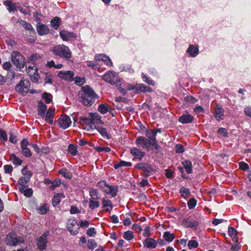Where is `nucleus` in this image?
<instances>
[{
    "label": "nucleus",
    "instance_id": "f257e3e1",
    "mask_svg": "<svg viewBox=\"0 0 251 251\" xmlns=\"http://www.w3.org/2000/svg\"><path fill=\"white\" fill-rule=\"evenodd\" d=\"M161 132L159 129L155 130H147L146 136L147 138L143 136L138 137L136 139V144L139 147L147 150L155 149H159V147L156 143V136L157 133Z\"/></svg>",
    "mask_w": 251,
    "mask_h": 251
},
{
    "label": "nucleus",
    "instance_id": "f03ea898",
    "mask_svg": "<svg viewBox=\"0 0 251 251\" xmlns=\"http://www.w3.org/2000/svg\"><path fill=\"white\" fill-rule=\"evenodd\" d=\"M78 96L79 101L86 106L92 105L95 100L98 98L97 95L89 85L83 86Z\"/></svg>",
    "mask_w": 251,
    "mask_h": 251
},
{
    "label": "nucleus",
    "instance_id": "7ed1b4c3",
    "mask_svg": "<svg viewBox=\"0 0 251 251\" xmlns=\"http://www.w3.org/2000/svg\"><path fill=\"white\" fill-rule=\"evenodd\" d=\"M51 51L54 54L67 60L72 57V52L69 48L63 44L53 47Z\"/></svg>",
    "mask_w": 251,
    "mask_h": 251
},
{
    "label": "nucleus",
    "instance_id": "20e7f679",
    "mask_svg": "<svg viewBox=\"0 0 251 251\" xmlns=\"http://www.w3.org/2000/svg\"><path fill=\"white\" fill-rule=\"evenodd\" d=\"M11 59L13 64L17 68L22 69L25 66V58L19 52L14 51L12 52Z\"/></svg>",
    "mask_w": 251,
    "mask_h": 251
},
{
    "label": "nucleus",
    "instance_id": "39448f33",
    "mask_svg": "<svg viewBox=\"0 0 251 251\" xmlns=\"http://www.w3.org/2000/svg\"><path fill=\"white\" fill-rule=\"evenodd\" d=\"M103 79L111 84H118L120 80L117 73L113 71H108L102 76Z\"/></svg>",
    "mask_w": 251,
    "mask_h": 251
},
{
    "label": "nucleus",
    "instance_id": "423d86ee",
    "mask_svg": "<svg viewBox=\"0 0 251 251\" xmlns=\"http://www.w3.org/2000/svg\"><path fill=\"white\" fill-rule=\"evenodd\" d=\"M24 241L23 237L18 236L15 233H9L6 236L5 243L7 245L16 246L23 243Z\"/></svg>",
    "mask_w": 251,
    "mask_h": 251
},
{
    "label": "nucleus",
    "instance_id": "0eeeda50",
    "mask_svg": "<svg viewBox=\"0 0 251 251\" xmlns=\"http://www.w3.org/2000/svg\"><path fill=\"white\" fill-rule=\"evenodd\" d=\"M67 227L68 230L72 235H76L79 232V224L77 223L76 219L74 218H71L68 220Z\"/></svg>",
    "mask_w": 251,
    "mask_h": 251
},
{
    "label": "nucleus",
    "instance_id": "6e6552de",
    "mask_svg": "<svg viewBox=\"0 0 251 251\" xmlns=\"http://www.w3.org/2000/svg\"><path fill=\"white\" fill-rule=\"evenodd\" d=\"M30 82L27 79L21 80L16 86V91L22 94H26L29 90Z\"/></svg>",
    "mask_w": 251,
    "mask_h": 251
},
{
    "label": "nucleus",
    "instance_id": "1a4fd4ad",
    "mask_svg": "<svg viewBox=\"0 0 251 251\" xmlns=\"http://www.w3.org/2000/svg\"><path fill=\"white\" fill-rule=\"evenodd\" d=\"M79 122L81 125L82 126V128L89 131L92 129H94L95 128V125L92 122L91 117L89 115V117L82 116L79 118Z\"/></svg>",
    "mask_w": 251,
    "mask_h": 251
},
{
    "label": "nucleus",
    "instance_id": "9d476101",
    "mask_svg": "<svg viewBox=\"0 0 251 251\" xmlns=\"http://www.w3.org/2000/svg\"><path fill=\"white\" fill-rule=\"evenodd\" d=\"M58 125L63 129L69 127L72 124L70 118L66 115H61L58 120Z\"/></svg>",
    "mask_w": 251,
    "mask_h": 251
},
{
    "label": "nucleus",
    "instance_id": "9b49d317",
    "mask_svg": "<svg viewBox=\"0 0 251 251\" xmlns=\"http://www.w3.org/2000/svg\"><path fill=\"white\" fill-rule=\"evenodd\" d=\"M27 73L30 77L31 80L34 82H36L38 81L40 76L38 73V70L36 68L34 67L28 66L26 69Z\"/></svg>",
    "mask_w": 251,
    "mask_h": 251
},
{
    "label": "nucleus",
    "instance_id": "f8f14e48",
    "mask_svg": "<svg viewBox=\"0 0 251 251\" xmlns=\"http://www.w3.org/2000/svg\"><path fill=\"white\" fill-rule=\"evenodd\" d=\"M49 232H47L41 236L37 241V246L40 250H44L46 249L47 244V236Z\"/></svg>",
    "mask_w": 251,
    "mask_h": 251
},
{
    "label": "nucleus",
    "instance_id": "ddd939ff",
    "mask_svg": "<svg viewBox=\"0 0 251 251\" xmlns=\"http://www.w3.org/2000/svg\"><path fill=\"white\" fill-rule=\"evenodd\" d=\"M29 145L27 139H24L21 142L22 152L26 157H29L31 155V152L27 146Z\"/></svg>",
    "mask_w": 251,
    "mask_h": 251
},
{
    "label": "nucleus",
    "instance_id": "4468645a",
    "mask_svg": "<svg viewBox=\"0 0 251 251\" xmlns=\"http://www.w3.org/2000/svg\"><path fill=\"white\" fill-rule=\"evenodd\" d=\"M57 75L59 78L64 79V80L72 81L74 76V74L73 72L71 71H61L58 73Z\"/></svg>",
    "mask_w": 251,
    "mask_h": 251
},
{
    "label": "nucleus",
    "instance_id": "2eb2a0df",
    "mask_svg": "<svg viewBox=\"0 0 251 251\" xmlns=\"http://www.w3.org/2000/svg\"><path fill=\"white\" fill-rule=\"evenodd\" d=\"M61 38L63 41H70L72 39L75 38L76 35L72 32H70L67 30H62L59 33Z\"/></svg>",
    "mask_w": 251,
    "mask_h": 251
},
{
    "label": "nucleus",
    "instance_id": "dca6fc26",
    "mask_svg": "<svg viewBox=\"0 0 251 251\" xmlns=\"http://www.w3.org/2000/svg\"><path fill=\"white\" fill-rule=\"evenodd\" d=\"M36 28L38 34L40 36L48 34L50 32V29L48 26L47 25L41 23H38Z\"/></svg>",
    "mask_w": 251,
    "mask_h": 251
},
{
    "label": "nucleus",
    "instance_id": "f3484780",
    "mask_svg": "<svg viewBox=\"0 0 251 251\" xmlns=\"http://www.w3.org/2000/svg\"><path fill=\"white\" fill-rule=\"evenodd\" d=\"M194 120V117L193 116L188 113H186L179 118L178 121L182 124H186L192 123Z\"/></svg>",
    "mask_w": 251,
    "mask_h": 251
},
{
    "label": "nucleus",
    "instance_id": "a211bd4d",
    "mask_svg": "<svg viewBox=\"0 0 251 251\" xmlns=\"http://www.w3.org/2000/svg\"><path fill=\"white\" fill-rule=\"evenodd\" d=\"M145 247L150 249H155L157 245V242L151 237L147 238L145 239L143 243Z\"/></svg>",
    "mask_w": 251,
    "mask_h": 251
},
{
    "label": "nucleus",
    "instance_id": "6ab92c4d",
    "mask_svg": "<svg viewBox=\"0 0 251 251\" xmlns=\"http://www.w3.org/2000/svg\"><path fill=\"white\" fill-rule=\"evenodd\" d=\"M199 225V223L197 221L192 220L190 219H187L183 221L182 222V225L186 228L188 227H196Z\"/></svg>",
    "mask_w": 251,
    "mask_h": 251
},
{
    "label": "nucleus",
    "instance_id": "aec40b11",
    "mask_svg": "<svg viewBox=\"0 0 251 251\" xmlns=\"http://www.w3.org/2000/svg\"><path fill=\"white\" fill-rule=\"evenodd\" d=\"M55 110L53 108H49L47 113L45 114V117H43L45 121L49 124L52 125L53 124V119L54 118Z\"/></svg>",
    "mask_w": 251,
    "mask_h": 251
},
{
    "label": "nucleus",
    "instance_id": "412c9836",
    "mask_svg": "<svg viewBox=\"0 0 251 251\" xmlns=\"http://www.w3.org/2000/svg\"><path fill=\"white\" fill-rule=\"evenodd\" d=\"M224 109L220 106H217L215 109L214 114L215 119L217 121L223 120L224 117Z\"/></svg>",
    "mask_w": 251,
    "mask_h": 251
},
{
    "label": "nucleus",
    "instance_id": "4be33fe9",
    "mask_svg": "<svg viewBox=\"0 0 251 251\" xmlns=\"http://www.w3.org/2000/svg\"><path fill=\"white\" fill-rule=\"evenodd\" d=\"M118 191V188L115 186L107 185L104 192L107 194L111 195L112 197H115Z\"/></svg>",
    "mask_w": 251,
    "mask_h": 251
},
{
    "label": "nucleus",
    "instance_id": "5701e85b",
    "mask_svg": "<svg viewBox=\"0 0 251 251\" xmlns=\"http://www.w3.org/2000/svg\"><path fill=\"white\" fill-rule=\"evenodd\" d=\"M131 154L136 158L141 160L142 158L145 156V152L136 148H132L130 150Z\"/></svg>",
    "mask_w": 251,
    "mask_h": 251
},
{
    "label": "nucleus",
    "instance_id": "b1692460",
    "mask_svg": "<svg viewBox=\"0 0 251 251\" xmlns=\"http://www.w3.org/2000/svg\"><path fill=\"white\" fill-rule=\"evenodd\" d=\"M43 56V55L34 53L29 56L28 60L29 62L33 64H37L41 61Z\"/></svg>",
    "mask_w": 251,
    "mask_h": 251
},
{
    "label": "nucleus",
    "instance_id": "393cba45",
    "mask_svg": "<svg viewBox=\"0 0 251 251\" xmlns=\"http://www.w3.org/2000/svg\"><path fill=\"white\" fill-rule=\"evenodd\" d=\"M187 52L190 56L195 57L199 54V49L193 45H190L187 50Z\"/></svg>",
    "mask_w": 251,
    "mask_h": 251
},
{
    "label": "nucleus",
    "instance_id": "a878e982",
    "mask_svg": "<svg viewBox=\"0 0 251 251\" xmlns=\"http://www.w3.org/2000/svg\"><path fill=\"white\" fill-rule=\"evenodd\" d=\"M47 108V105L41 101L38 102V114L41 117H45V111Z\"/></svg>",
    "mask_w": 251,
    "mask_h": 251
},
{
    "label": "nucleus",
    "instance_id": "bb28decb",
    "mask_svg": "<svg viewBox=\"0 0 251 251\" xmlns=\"http://www.w3.org/2000/svg\"><path fill=\"white\" fill-rule=\"evenodd\" d=\"M89 116L91 117L92 122L95 125V124H102L101 120V116L97 113H89Z\"/></svg>",
    "mask_w": 251,
    "mask_h": 251
},
{
    "label": "nucleus",
    "instance_id": "cd10ccee",
    "mask_svg": "<svg viewBox=\"0 0 251 251\" xmlns=\"http://www.w3.org/2000/svg\"><path fill=\"white\" fill-rule=\"evenodd\" d=\"M21 24L25 29L29 31V33L34 35L36 34L35 31L30 23L23 20L21 21Z\"/></svg>",
    "mask_w": 251,
    "mask_h": 251
},
{
    "label": "nucleus",
    "instance_id": "c85d7f7f",
    "mask_svg": "<svg viewBox=\"0 0 251 251\" xmlns=\"http://www.w3.org/2000/svg\"><path fill=\"white\" fill-rule=\"evenodd\" d=\"M103 207L105 208L106 211H111L112 208V203L111 201L107 198H103L102 201Z\"/></svg>",
    "mask_w": 251,
    "mask_h": 251
},
{
    "label": "nucleus",
    "instance_id": "c756f323",
    "mask_svg": "<svg viewBox=\"0 0 251 251\" xmlns=\"http://www.w3.org/2000/svg\"><path fill=\"white\" fill-rule=\"evenodd\" d=\"M65 198V195L62 193H58L56 195L54 196L52 199V204L53 206H56L58 205L61 200Z\"/></svg>",
    "mask_w": 251,
    "mask_h": 251
},
{
    "label": "nucleus",
    "instance_id": "7c9ffc66",
    "mask_svg": "<svg viewBox=\"0 0 251 251\" xmlns=\"http://www.w3.org/2000/svg\"><path fill=\"white\" fill-rule=\"evenodd\" d=\"M182 164L188 174H191L193 172L192 162L188 160L182 162Z\"/></svg>",
    "mask_w": 251,
    "mask_h": 251
},
{
    "label": "nucleus",
    "instance_id": "2f4dec72",
    "mask_svg": "<svg viewBox=\"0 0 251 251\" xmlns=\"http://www.w3.org/2000/svg\"><path fill=\"white\" fill-rule=\"evenodd\" d=\"M4 4L7 7V10L9 12H14L17 10L15 3L10 0L4 1Z\"/></svg>",
    "mask_w": 251,
    "mask_h": 251
},
{
    "label": "nucleus",
    "instance_id": "473e14b6",
    "mask_svg": "<svg viewBox=\"0 0 251 251\" xmlns=\"http://www.w3.org/2000/svg\"><path fill=\"white\" fill-rule=\"evenodd\" d=\"M61 24V19L58 17H55L50 21L51 26L55 29H57Z\"/></svg>",
    "mask_w": 251,
    "mask_h": 251
},
{
    "label": "nucleus",
    "instance_id": "72a5a7b5",
    "mask_svg": "<svg viewBox=\"0 0 251 251\" xmlns=\"http://www.w3.org/2000/svg\"><path fill=\"white\" fill-rule=\"evenodd\" d=\"M90 200H97L100 199V194L98 191L95 189H91L89 191Z\"/></svg>",
    "mask_w": 251,
    "mask_h": 251
},
{
    "label": "nucleus",
    "instance_id": "f704fd0d",
    "mask_svg": "<svg viewBox=\"0 0 251 251\" xmlns=\"http://www.w3.org/2000/svg\"><path fill=\"white\" fill-rule=\"evenodd\" d=\"M179 193L181 196L184 199H187L190 196V191L189 189L185 187H182L180 188Z\"/></svg>",
    "mask_w": 251,
    "mask_h": 251
},
{
    "label": "nucleus",
    "instance_id": "c9c22d12",
    "mask_svg": "<svg viewBox=\"0 0 251 251\" xmlns=\"http://www.w3.org/2000/svg\"><path fill=\"white\" fill-rule=\"evenodd\" d=\"M10 160L14 164L18 166L21 165L23 162V161L20 158L17 157L14 154H12L10 155Z\"/></svg>",
    "mask_w": 251,
    "mask_h": 251
},
{
    "label": "nucleus",
    "instance_id": "e433bc0d",
    "mask_svg": "<svg viewBox=\"0 0 251 251\" xmlns=\"http://www.w3.org/2000/svg\"><path fill=\"white\" fill-rule=\"evenodd\" d=\"M100 205V202L97 200H90L89 207L91 210L98 208Z\"/></svg>",
    "mask_w": 251,
    "mask_h": 251
},
{
    "label": "nucleus",
    "instance_id": "4c0bfd02",
    "mask_svg": "<svg viewBox=\"0 0 251 251\" xmlns=\"http://www.w3.org/2000/svg\"><path fill=\"white\" fill-rule=\"evenodd\" d=\"M163 237L166 241L169 242L173 241L175 238L174 234L171 233L169 231H165L164 233Z\"/></svg>",
    "mask_w": 251,
    "mask_h": 251
},
{
    "label": "nucleus",
    "instance_id": "58836bf2",
    "mask_svg": "<svg viewBox=\"0 0 251 251\" xmlns=\"http://www.w3.org/2000/svg\"><path fill=\"white\" fill-rule=\"evenodd\" d=\"M59 173L67 178L70 179L72 177L71 173L66 169L63 168L59 170Z\"/></svg>",
    "mask_w": 251,
    "mask_h": 251
},
{
    "label": "nucleus",
    "instance_id": "ea45409f",
    "mask_svg": "<svg viewBox=\"0 0 251 251\" xmlns=\"http://www.w3.org/2000/svg\"><path fill=\"white\" fill-rule=\"evenodd\" d=\"M123 237L126 240L130 241L133 239L134 235L131 230H127L124 232Z\"/></svg>",
    "mask_w": 251,
    "mask_h": 251
},
{
    "label": "nucleus",
    "instance_id": "a19ab883",
    "mask_svg": "<svg viewBox=\"0 0 251 251\" xmlns=\"http://www.w3.org/2000/svg\"><path fill=\"white\" fill-rule=\"evenodd\" d=\"M37 210L38 213L45 214L48 211L49 207L47 204H44L38 208Z\"/></svg>",
    "mask_w": 251,
    "mask_h": 251
},
{
    "label": "nucleus",
    "instance_id": "79ce46f5",
    "mask_svg": "<svg viewBox=\"0 0 251 251\" xmlns=\"http://www.w3.org/2000/svg\"><path fill=\"white\" fill-rule=\"evenodd\" d=\"M68 151L72 155H75L77 152V147L73 145H70L68 148Z\"/></svg>",
    "mask_w": 251,
    "mask_h": 251
},
{
    "label": "nucleus",
    "instance_id": "37998d69",
    "mask_svg": "<svg viewBox=\"0 0 251 251\" xmlns=\"http://www.w3.org/2000/svg\"><path fill=\"white\" fill-rule=\"evenodd\" d=\"M198 242L197 241L194 240H190L188 243V247L190 250L196 248L198 247Z\"/></svg>",
    "mask_w": 251,
    "mask_h": 251
},
{
    "label": "nucleus",
    "instance_id": "c03bdc74",
    "mask_svg": "<svg viewBox=\"0 0 251 251\" xmlns=\"http://www.w3.org/2000/svg\"><path fill=\"white\" fill-rule=\"evenodd\" d=\"M197 200L195 198L190 199L187 203L188 207L190 209L194 208L197 204Z\"/></svg>",
    "mask_w": 251,
    "mask_h": 251
},
{
    "label": "nucleus",
    "instance_id": "a18cd8bd",
    "mask_svg": "<svg viewBox=\"0 0 251 251\" xmlns=\"http://www.w3.org/2000/svg\"><path fill=\"white\" fill-rule=\"evenodd\" d=\"M47 103H50L52 101V95L48 93H44L42 95Z\"/></svg>",
    "mask_w": 251,
    "mask_h": 251
},
{
    "label": "nucleus",
    "instance_id": "49530a36",
    "mask_svg": "<svg viewBox=\"0 0 251 251\" xmlns=\"http://www.w3.org/2000/svg\"><path fill=\"white\" fill-rule=\"evenodd\" d=\"M87 246L89 249L94 250L97 247V244L95 240L92 239L88 240Z\"/></svg>",
    "mask_w": 251,
    "mask_h": 251
},
{
    "label": "nucleus",
    "instance_id": "de8ad7c7",
    "mask_svg": "<svg viewBox=\"0 0 251 251\" xmlns=\"http://www.w3.org/2000/svg\"><path fill=\"white\" fill-rule=\"evenodd\" d=\"M98 130L103 137H106L107 138H110L109 135L107 133L106 128L99 127L98 128Z\"/></svg>",
    "mask_w": 251,
    "mask_h": 251
},
{
    "label": "nucleus",
    "instance_id": "09e8293b",
    "mask_svg": "<svg viewBox=\"0 0 251 251\" xmlns=\"http://www.w3.org/2000/svg\"><path fill=\"white\" fill-rule=\"evenodd\" d=\"M98 110L102 114H105L108 112V109L106 105L101 104L99 106Z\"/></svg>",
    "mask_w": 251,
    "mask_h": 251
},
{
    "label": "nucleus",
    "instance_id": "8fccbe9b",
    "mask_svg": "<svg viewBox=\"0 0 251 251\" xmlns=\"http://www.w3.org/2000/svg\"><path fill=\"white\" fill-rule=\"evenodd\" d=\"M142 75H143L142 78H143V80L144 81H145L147 83L150 84L151 85H152V86L155 85V82L152 79L147 77L144 74H143Z\"/></svg>",
    "mask_w": 251,
    "mask_h": 251
},
{
    "label": "nucleus",
    "instance_id": "3c124183",
    "mask_svg": "<svg viewBox=\"0 0 251 251\" xmlns=\"http://www.w3.org/2000/svg\"><path fill=\"white\" fill-rule=\"evenodd\" d=\"M85 82V79L84 77H75V83L78 86L83 85Z\"/></svg>",
    "mask_w": 251,
    "mask_h": 251
},
{
    "label": "nucleus",
    "instance_id": "603ef678",
    "mask_svg": "<svg viewBox=\"0 0 251 251\" xmlns=\"http://www.w3.org/2000/svg\"><path fill=\"white\" fill-rule=\"evenodd\" d=\"M61 184V180L60 179H55L52 181L51 185L50 186V189L51 190H53L56 187L59 186Z\"/></svg>",
    "mask_w": 251,
    "mask_h": 251
},
{
    "label": "nucleus",
    "instance_id": "864d4df0",
    "mask_svg": "<svg viewBox=\"0 0 251 251\" xmlns=\"http://www.w3.org/2000/svg\"><path fill=\"white\" fill-rule=\"evenodd\" d=\"M22 173L23 175L25 176L28 179H29L32 176V173L27 170L25 167L22 170Z\"/></svg>",
    "mask_w": 251,
    "mask_h": 251
},
{
    "label": "nucleus",
    "instance_id": "5fc2aeb1",
    "mask_svg": "<svg viewBox=\"0 0 251 251\" xmlns=\"http://www.w3.org/2000/svg\"><path fill=\"white\" fill-rule=\"evenodd\" d=\"M87 234L90 237H94L96 234V231L94 227H90L87 230Z\"/></svg>",
    "mask_w": 251,
    "mask_h": 251
},
{
    "label": "nucleus",
    "instance_id": "6e6d98bb",
    "mask_svg": "<svg viewBox=\"0 0 251 251\" xmlns=\"http://www.w3.org/2000/svg\"><path fill=\"white\" fill-rule=\"evenodd\" d=\"M102 61H103L107 65L110 66H112V62L110 58L108 56L104 55V56L103 57V59Z\"/></svg>",
    "mask_w": 251,
    "mask_h": 251
},
{
    "label": "nucleus",
    "instance_id": "4d7b16f0",
    "mask_svg": "<svg viewBox=\"0 0 251 251\" xmlns=\"http://www.w3.org/2000/svg\"><path fill=\"white\" fill-rule=\"evenodd\" d=\"M107 185L105 180H101L98 183L97 186L104 191Z\"/></svg>",
    "mask_w": 251,
    "mask_h": 251
},
{
    "label": "nucleus",
    "instance_id": "13d9d810",
    "mask_svg": "<svg viewBox=\"0 0 251 251\" xmlns=\"http://www.w3.org/2000/svg\"><path fill=\"white\" fill-rule=\"evenodd\" d=\"M96 151L99 152L105 151L108 152L111 151V149L109 147L99 146L96 148Z\"/></svg>",
    "mask_w": 251,
    "mask_h": 251
},
{
    "label": "nucleus",
    "instance_id": "bf43d9fd",
    "mask_svg": "<svg viewBox=\"0 0 251 251\" xmlns=\"http://www.w3.org/2000/svg\"><path fill=\"white\" fill-rule=\"evenodd\" d=\"M0 140L2 141H6L7 136L6 132L2 130H0Z\"/></svg>",
    "mask_w": 251,
    "mask_h": 251
},
{
    "label": "nucleus",
    "instance_id": "052dcab7",
    "mask_svg": "<svg viewBox=\"0 0 251 251\" xmlns=\"http://www.w3.org/2000/svg\"><path fill=\"white\" fill-rule=\"evenodd\" d=\"M79 227H87L89 226V222L87 220H82L79 224Z\"/></svg>",
    "mask_w": 251,
    "mask_h": 251
},
{
    "label": "nucleus",
    "instance_id": "680f3d73",
    "mask_svg": "<svg viewBox=\"0 0 251 251\" xmlns=\"http://www.w3.org/2000/svg\"><path fill=\"white\" fill-rule=\"evenodd\" d=\"M4 170L5 173L10 174L13 171V167L11 165H6L4 166Z\"/></svg>",
    "mask_w": 251,
    "mask_h": 251
},
{
    "label": "nucleus",
    "instance_id": "e2e57ef3",
    "mask_svg": "<svg viewBox=\"0 0 251 251\" xmlns=\"http://www.w3.org/2000/svg\"><path fill=\"white\" fill-rule=\"evenodd\" d=\"M239 167L243 170H247L249 169L248 165L244 162H241L239 163Z\"/></svg>",
    "mask_w": 251,
    "mask_h": 251
},
{
    "label": "nucleus",
    "instance_id": "0e129e2a",
    "mask_svg": "<svg viewBox=\"0 0 251 251\" xmlns=\"http://www.w3.org/2000/svg\"><path fill=\"white\" fill-rule=\"evenodd\" d=\"M218 132L219 134H220L221 135H222L224 137H226L227 135V131L224 128H219Z\"/></svg>",
    "mask_w": 251,
    "mask_h": 251
},
{
    "label": "nucleus",
    "instance_id": "69168bd1",
    "mask_svg": "<svg viewBox=\"0 0 251 251\" xmlns=\"http://www.w3.org/2000/svg\"><path fill=\"white\" fill-rule=\"evenodd\" d=\"M150 235V227L149 226H147L144 229L143 235L144 237H149Z\"/></svg>",
    "mask_w": 251,
    "mask_h": 251
},
{
    "label": "nucleus",
    "instance_id": "338daca9",
    "mask_svg": "<svg viewBox=\"0 0 251 251\" xmlns=\"http://www.w3.org/2000/svg\"><path fill=\"white\" fill-rule=\"evenodd\" d=\"M194 112L196 114H199L200 113H203L204 110L203 108L201 106H197L194 109Z\"/></svg>",
    "mask_w": 251,
    "mask_h": 251
},
{
    "label": "nucleus",
    "instance_id": "774afa93",
    "mask_svg": "<svg viewBox=\"0 0 251 251\" xmlns=\"http://www.w3.org/2000/svg\"><path fill=\"white\" fill-rule=\"evenodd\" d=\"M245 114L251 118V107H246L244 109Z\"/></svg>",
    "mask_w": 251,
    "mask_h": 251
}]
</instances>
